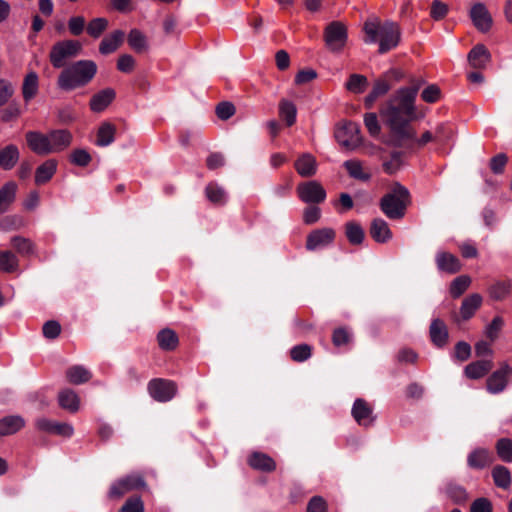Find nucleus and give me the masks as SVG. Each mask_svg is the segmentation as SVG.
<instances>
[{
  "label": "nucleus",
  "instance_id": "f257e3e1",
  "mask_svg": "<svg viewBox=\"0 0 512 512\" xmlns=\"http://www.w3.org/2000/svg\"><path fill=\"white\" fill-rule=\"evenodd\" d=\"M424 84L423 77H411L409 86L396 90L380 108V115L390 128L394 144L398 147L415 139L416 133L410 124L417 118L416 97Z\"/></svg>",
  "mask_w": 512,
  "mask_h": 512
},
{
  "label": "nucleus",
  "instance_id": "f03ea898",
  "mask_svg": "<svg viewBox=\"0 0 512 512\" xmlns=\"http://www.w3.org/2000/svg\"><path fill=\"white\" fill-rule=\"evenodd\" d=\"M97 73V65L92 60H78L65 67L57 79L59 89L69 92L88 85Z\"/></svg>",
  "mask_w": 512,
  "mask_h": 512
},
{
  "label": "nucleus",
  "instance_id": "7ed1b4c3",
  "mask_svg": "<svg viewBox=\"0 0 512 512\" xmlns=\"http://www.w3.org/2000/svg\"><path fill=\"white\" fill-rule=\"evenodd\" d=\"M366 34L365 42L375 43L379 40V53L385 54L395 48L400 40V31L393 22L378 24L375 22H366L364 24Z\"/></svg>",
  "mask_w": 512,
  "mask_h": 512
},
{
  "label": "nucleus",
  "instance_id": "20e7f679",
  "mask_svg": "<svg viewBox=\"0 0 512 512\" xmlns=\"http://www.w3.org/2000/svg\"><path fill=\"white\" fill-rule=\"evenodd\" d=\"M410 203L411 195L409 190L396 182L393 184L391 191L381 198L379 206L389 219L398 220L404 217Z\"/></svg>",
  "mask_w": 512,
  "mask_h": 512
},
{
  "label": "nucleus",
  "instance_id": "39448f33",
  "mask_svg": "<svg viewBox=\"0 0 512 512\" xmlns=\"http://www.w3.org/2000/svg\"><path fill=\"white\" fill-rule=\"evenodd\" d=\"M81 49V44L76 40L58 41L50 50L49 60L54 68H63L66 65V60L76 57Z\"/></svg>",
  "mask_w": 512,
  "mask_h": 512
},
{
  "label": "nucleus",
  "instance_id": "423d86ee",
  "mask_svg": "<svg viewBox=\"0 0 512 512\" xmlns=\"http://www.w3.org/2000/svg\"><path fill=\"white\" fill-rule=\"evenodd\" d=\"M323 36L326 47L333 53H340L347 43V27L340 21H332L325 27Z\"/></svg>",
  "mask_w": 512,
  "mask_h": 512
},
{
  "label": "nucleus",
  "instance_id": "0eeeda50",
  "mask_svg": "<svg viewBox=\"0 0 512 512\" xmlns=\"http://www.w3.org/2000/svg\"><path fill=\"white\" fill-rule=\"evenodd\" d=\"M149 395L157 402H168L177 393V384L169 379L154 378L148 382Z\"/></svg>",
  "mask_w": 512,
  "mask_h": 512
},
{
  "label": "nucleus",
  "instance_id": "6e6552de",
  "mask_svg": "<svg viewBox=\"0 0 512 512\" xmlns=\"http://www.w3.org/2000/svg\"><path fill=\"white\" fill-rule=\"evenodd\" d=\"M336 141L347 149H354L361 143L359 124L348 121L339 125L335 131Z\"/></svg>",
  "mask_w": 512,
  "mask_h": 512
},
{
  "label": "nucleus",
  "instance_id": "1a4fd4ad",
  "mask_svg": "<svg viewBox=\"0 0 512 512\" xmlns=\"http://www.w3.org/2000/svg\"><path fill=\"white\" fill-rule=\"evenodd\" d=\"M299 199L307 204H320L326 199V191L323 186L315 181L302 182L297 186Z\"/></svg>",
  "mask_w": 512,
  "mask_h": 512
},
{
  "label": "nucleus",
  "instance_id": "9d476101",
  "mask_svg": "<svg viewBox=\"0 0 512 512\" xmlns=\"http://www.w3.org/2000/svg\"><path fill=\"white\" fill-rule=\"evenodd\" d=\"M145 486V481L140 475H128L111 484L108 491L109 499H119L127 492L140 489Z\"/></svg>",
  "mask_w": 512,
  "mask_h": 512
},
{
  "label": "nucleus",
  "instance_id": "9b49d317",
  "mask_svg": "<svg viewBox=\"0 0 512 512\" xmlns=\"http://www.w3.org/2000/svg\"><path fill=\"white\" fill-rule=\"evenodd\" d=\"M511 380L512 367L507 363H501L500 367L487 378V391L491 394H499L506 389Z\"/></svg>",
  "mask_w": 512,
  "mask_h": 512
},
{
  "label": "nucleus",
  "instance_id": "f8f14e48",
  "mask_svg": "<svg viewBox=\"0 0 512 512\" xmlns=\"http://www.w3.org/2000/svg\"><path fill=\"white\" fill-rule=\"evenodd\" d=\"M335 237L336 232L332 228L315 229L307 235L305 247L308 251H315L331 244Z\"/></svg>",
  "mask_w": 512,
  "mask_h": 512
},
{
  "label": "nucleus",
  "instance_id": "ddd939ff",
  "mask_svg": "<svg viewBox=\"0 0 512 512\" xmlns=\"http://www.w3.org/2000/svg\"><path fill=\"white\" fill-rule=\"evenodd\" d=\"M35 427L41 432L66 438H70L74 433L72 425L64 422L53 421L45 417L36 419Z\"/></svg>",
  "mask_w": 512,
  "mask_h": 512
},
{
  "label": "nucleus",
  "instance_id": "4468645a",
  "mask_svg": "<svg viewBox=\"0 0 512 512\" xmlns=\"http://www.w3.org/2000/svg\"><path fill=\"white\" fill-rule=\"evenodd\" d=\"M483 298L478 293L470 294L462 301L459 314L452 315L453 321L460 323V321H468L471 319L475 312L481 307Z\"/></svg>",
  "mask_w": 512,
  "mask_h": 512
},
{
  "label": "nucleus",
  "instance_id": "2eb2a0df",
  "mask_svg": "<svg viewBox=\"0 0 512 512\" xmlns=\"http://www.w3.org/2000/svg\"><path fill=\"white\" fill-rule=\"evenodd\" d=\"M351 414L360 426L369 427L375 420L373 408L362 398H357L354 401Z\"/></svg>",
  "mask_w": 512,
  "mask_h": 512
},
{
  "label": "nucleus",
  "instance_id": "dca6fc26",
  "mask_svg": "<svg viewBox=\"0 0 512 512\" xmlns=\"http://www.w3.org/2000/svg\"><path fill=\"white\" fill-rule=\"evenodd\" d=\"M27 146L37 155H49L51 149L49 146V136L39 131H28L25 134Z\"/></svg>",
  "mask_w": 512,
  "mask_h": 512
},
{
  "label": "nucleus",
  "instance_id": "f3484780",
  "mask_svg": "<svg viewBox=\"0 0 512 512\" xmlns=\"http://www.w3.org/2000/svg\"><path fill=\"white\" fill-rule=\"evenodd\" d=\"M494 462V456L487 448H476L467 456V465L471 469L481 470Z\"/></svg>",
  "mask_w": 512,
  "mask_h": 512
},
{
  "label": "nucleus",
  "instance_id": "a211bd4d",
  "mask_svg": "<svg viewBox=\"0 0 512 512\" xmlns=\"http://www.w3.org/2000/svg\"><path fill=\"white\" fill-rule=\"evenodd\" d=\"M470 17L479 31L487 32L491 28L492 18L484 4H474L470 10Z\"/></svg>",
  "mask_w": 512,
  "mask_h": 512
},
{
  "label": "nucleus",
  "instance_id": "6ab92c4d",
  "mask_svg": "<svg viewBox=\"0 0 512 512\" xmlns=\"http://www.w3.org/2000/svg\"><path fill=\"white\" fill-rule=\"evenodd\" d=\"M429 336L431 342L437 348H443L448 343L449 333L443 320L435 318L431 321Z\"/></svg>",
  "mask_w": 512,
  "mask_h": 512
},
{
  "label": "nucleus",
  "instance_id": "aec40b11",
  "mask_svg": "<svg viewBox=\"0 0 512 512\" xmlns=\"http://www.w3.org/2000/svg\"><path fill=\"white\" fill-rule=\"evenodd\" d=\"M48 136L51 153L65 150L71 145L73 139L72 134L66 129L51 130Z\"/></svg>",
  "mask_w": 512,
  "mask_h": 512
},
{
  "label": "nucleus",
  "instance_id": "412c9836",
  "mask_svg": "<svg viewBox=\"0 0 512 512\" xmlns=\"http://www.w3.org/2000/svg\"><path fill=\"white\" fill-rule=\"evenodd\" d=\"M369 234L377 243H387L392 239V231L388 223L382 218H375L371 221Z\"/></svg>",
  "mask_w": 512,
  "mask_h": 512
},
{
  "label": "nucleus",
  "instance_id": "4be33fe9",
  "mask_svg": "<svg viewBox=\"0 0 512 512\" xmlns=\"http://www.w3.org/2000/svg\"><path fill=\"white\" fill-rule=\"evenodd\" d=\"M58 162L55 159H48L36 168L34 181L40 186L48 183L56 174Z\"/></svg>",
  "mask_w": 512,
  "mask_h": 512
},
{
  "label": "nucleus",
  "instance_id": "5701e85b",
  "mask_svg": "<svg viewBox=\"0 0 512 512\" xmlns=\"http://www.w3.org/2000/svg\"><path fill=\"white\" fill-rule=\"evenodd\" d=\"M20 158V151L17 145L8 144L0 147V168L5 171L12 170Z\"/></svg>",
  "mask_w": 512,
  "mask_h": 512
},
{
  "label": "nucleus",
  "instance_id": "b1692460",
  "mask_svg": "<svg viewBox=\"0 0 512 512\" xmlns=\"http://www.w3.org/2000/svg\"><path fill=\"white\" fill-rule=\"evenodd\" d=\"M115 97L114 89L105 88L92 96L90 99V109L93 112H102L111 104Z\"/></svg>",
  "mask_w": 512,
  "mask_h": 512
},
{
  "label": "nucleus",
  "instance_id": "393cba45",
  "mask_svg": "<svg viewBox=\"0 0 512 512\" xmlns=\"http://www.w3.org/2000/svg\"><path fill=\"white\" fill-rule=\"evenodd\" d=\"M391 89V84L385 77H380L375 80L372 90L364 99V106L366 109H371L375 101L385 95Z\"/></svg>",
  "mask_w": 512,
  "mask_h": 512
},
{
  "label": "nucleus",
  "instance_id": "a878e982",
  "mask_svg": "<svg viewBox=\"0 0 512 512\" xmlns=\"http://www.w3.org/2000/svg\"><path fill=\"white\" fill-rule=\"evenodd\" d=\"M493 366L494 364L491 360H477L465 367L464 374L469 379H480L488 374L492 370Z\"/></svg>",
  "mask_w": 512,
  "mask_h": 512
},
{
  "label": "nucleus",
  "instance_id": "bb28decb",
  "mask_svg": "<svg viewBox=\"0 0 512 512\" xmlns=\"http://www.w3.org/2000/svg\"><path fill=\"white\" fill-rule=\"evenodd\" d=\"M248 464L255 470L262 472H273L276 469L275 461L262 452H253L248 458Z\"/></svg>",
  "mask_w": 512,
  "mask_h": 512
},
{
  "label": "nucleus",
  "instance_id": "cd10ccee",
  "mask_svg": "<svg viewBox=\"0 0 512 512\" xmlns=\"http://www.w3.org/2000/svg\"><path fill=\"white\" fill-rule=\"evenodd\" d=\"M25 419L20 415H9L0 419V436L17 433L25 426Z\"/></svg>",
  "mask_w": 512,
  "mask_h": 512
},
{
  "label": "nucleus",
  "instance_id": "c85d7f7f",
  "mask_svg": "<svg viewBox=\"0 0 512 512\" xmlns=\"http://www.w3.org/2000/svg\"><path fill=\"white\" fill-rule=\"evenodd\" d=\"M436 264L439 270L450 274H455L461 269L459 259L448 252L438 253L436 256Z\"/></svg>",
  "mask_w": 512,
  "mask_h": 512
},
{
  "label": "nucleus",
  "instance_id": "c756f323",
  "mask_svg": "<svg viewBox=\"0 0 512 512\" xmlns=\"http://www.w3.org/2000/svg\"><path fill=\"white\" fill-rule=\"evenodd\" d=\"M125 33L122 30H115L109 36L103 38L99 45V52L102 55H108L117 50L123 43Z\"/></svg>",
  "mask_w": 512,
  "mask_h": 512
},
{
  "label": "nucleus",
  "instance_id": "7c9ffc66",
  "mask_svg": "<svg viewBox=\"0 0 512 512\" xmlns=\"http://www.w3.org/2000/svg\"><path fill=\"white\" fill-rule=\"evenodd\" d=\"M18 186L14 181L6 182L0 188V213H5L16 199Z\"/></svg>",
  "mask_w": 512,
  "mask_h": 512
},
{
  "label": "nucleus",
  "instance_id": "2f4dec72",
  "mask_svg": "<svg viewBox=\"0 0 512 512\" xmlns=\"http://www.w3.org/2000/svg\"><path fill=\"white\" fill-rule=\"evenodd\" d=\"M295 169L302 177H311L315 175L317 170V163L314 156L311 154H303L295 161Z\"/></svg>",
  "mask_w": 512,
  "mask_h": 512
},
{
  "label": "nucleus",
  "instance_id": "473e14b6",
  "mask_svg": "<svg viewBox=\"0 0 512 512\" xmlns=\"http://www.w3.org/2000/svg\"><path fill=\"white\" fill-rule=\"evenodd\" d=\"M39 77L36 72L26 74L22 84V95L26 103L30 102L38 93Z\"/></svg>",
  "mask_w": 512,
  "mask_h": 512
},
{
  "label": "nucleus",
  "instance_id": "72a5a7b5",
  "mask_svg": "<svg viewBox=\"0 0 512 512\" xmlns=\"http://www.w3.org/2000/svg\"><path fill=\"white\" fill-rule=\"evenodd\" d=\"M490 60V53L483 44H477L468 53V61L474 68H483Z\"/></svg>",
  "mask_w": 512,
  "mask_h": 512
},
{
  "label": "nucleus",
  "instance_id": "f704fd0d",
  "mask_svg": "<svg viewBox=\"0 0 512 512\" xmlns=\"http://www.w3.org/2000/svg\"><path fill=\"white\" fill-rule=\"evenodd\" d=\"M116 127L110 122H103L97 131L95 144L99 147H106L115 140Z\"/></svg>",
  "mask_w": 512,
  "mask_h": 512
},
{
  "label": "nucleus",
  "instance_id": "c9c22d12",
  "mask_svg": "<svg viewBox=\"0 0 512 512\" xmlns=\"http://www.w3.org/2000/svg\"><path fill=\"white\" fill-rule=\"evenodd\" d=\"M206 198L214 205L223 206L227 202L225 190L216 182H210L205 187Z\"/></svg>",
  "mask_w": 512,
  "mask_h": 512
},
{
  "label": "nucleus",
  "instance_id": "e433bc0d",
  "mask_svg": "<svg viewBox=\"0 0 512 512\" xmlns=\"http://www.w3.org/2000/svg\"><path fill=\"white\" fill-rule=\"evenodd\" d=\"M157 342L162 350L173 351L179 344V338L172 329L165 328L157 334Z\"/></svg>",
  "mask_w": 512,
  "mask_h": 512
},
{
  "label": "nucleus",
  "instance_id": "4c0bfd02",
  "mask_svg": "<svg viewBox=\"0 0 512 512\" xmlns=\"http://www.w3.org/2000/svg\"><path fill=\"white\" fill-rule=\"evenodd\" d=\"M446 496L456 505H463L468 500L467 490L454 482H449L445 486Z\"/></svg>",
  "mask_w": 512,
  "mask_h": 512
},
{
  "label": "nucleus",
  "instance_id": "58836bf2",
  "mask_svg": "<svg viewBox=\"0 0 512 512\" xmlns=\"http://www.w3.org/2000/svg\"><path fill=\"white\" fill-rule=\"evenodd\" d=\"M494 484L501 489L507 490L511 486V472L503 465H496L491 471Z\"/></svg>",
  "mask_w": 512,
  "mask_h": 512
},
{
  "label": "nucleus",
  "instance_id": "ea45409f",
  "mask_svg": "<svg viewBox=\"0 0 512 512\" xmlns=\"http://www.w3.org/2000/svg\"><path fill=\"white\" fill-rule=\"evenodd\" d=\"M58 402L61 408L75 413L79 409V398L71 389H64L59 392Z\"/></svg>",
  "mask_w": 512,
  "mask_h": 512
},
{
  "label": "nucleus",
  "instance_id": "a19ab883",
  "mask_svg": "<svg viewBox=\"0 0 512 512\" xmlns=\"http://www.w3.org/2000/svg\"><path fill=\"white\" fill-rule=\"evenodd\" d=\"M66 377L71 384L79 385L89 381L92 374L83 366L74 365L66 371Z\"/></svg>",
  "mask_w": 512,
  "mask_h": 512
},
{
  "label": "nucleus",
  "instance_id": "79ce46f5",
  "mask_svg": "<svg viewBox=\"0 0 512 512\" xmlns=\"http://www.w3.org/2000/svg\"><path fill=\"white\" fill-rule=\"evenodd\" d=\"M345 235L352 245L362 244L365 237L363 228L355 221H349L345 224Z\"/></svg>",
  "mask_w": 512,
  "mask_h": 512
},
{
  "label": "nucleus",
  "instance_id": "37998d69",
  "mask_svg": "<svg viewBox=\"0 0 512 512\" xmlns=\"http://www.w3.org/2000/svg\"><path fill=\"white\" fill-rule=\"evenodd\" d=\"M128 44L136 53H143L147 50L146 36L138 29H132L127 38Z\"/></svg>",
  "mask_w": 512,
  "mask_h": 512
},
{
  "label": "nucleus",
  "instance_id": "c03bdc74",
  "mask_svg": "<svg viewBox=\"0 0 512 512\" xmlns=\"http://www.w3.org/2000/svg\"><path fill=\"white\" fill-rule=\"evenodd\" d=\"M297 109L289 100L282 99L279 103V116L286 122L287 126H292L296 122Z\"/></svg>",
  "mask_w": 512,
  "mask_h": 512
},
{
  "label": "nucleus",
  "instance_id": "a18cd8bd",
  "mask_svg": "<svg viewBox=\"0 0 512 512\" xmlns=\"http://www.w3.org/2000/svg\"><path fill=\"white\" fill-rule=\"evenodd\" d=\"M497 456L506 463H512V439L500 438L495 443Z\"/></svg>",
  "mask_w": 512,
  "mask_h": 512
},
{
  "label": "nucleus",
  "instance_id": "49530a36",
  "mask_svg": "<svg viewBox=\"0 0 512 512\" xmlns=\"http://www.w3.org/2000/svg\"><path fill=\"white\" fill-rule=\"evenodd\" d=\"M351 178L368 181L371 175L363 171L362 165L358 160H347L343 164Z\"/></svg>",
  "mask_w": 512,
  "mask_h": 512
},
{
  "label": "nucleus",
  "instance_id": "de8ad7c7",
  "mask_svg": "<svg viewBox=\"0 0 512 512\" xmlns=\"http://www.w3.org/2000/svg\"><path fill=\"white\" fill-rule=\"evenodd\" d=\"M368 86V79L361 74H351L345 84L347 90L352 93L360 94L366 90Z\"/></svg>",
  "mask_w": 512,
  "mask_h": 512
},
{
  "label": "nucleus",
  "instance_id": "09e8293b",
  "mask_svg": "<svg viewBox=\"0 0 512 512\" xmlns=\"http://www.w3.org/2000/svg\"><path fill=\"white\" fill-rule=\"evenodd\" d=\"M471 284V278L467 275H461L456 277L450 284V294L453 298H459L469 288Z\"/></svg>",
  "mask_w": 512,
  "mask_h": 512
},
{
  "label": "nucleus",
  "instance_id": "8fccbe9b",
  "mask_svg": "<svg viewBox=\"0 0 512 512\" xmlns=\"http://www.w3.org/2000/svg\"><path fill=\"white\" fill-rule=\"evenodd\" d=\"M511 285L507 281H497L489 288V295L493 300L501 301L510 293Z\"/></svg>",
  "mask_w": 512,
  "mask_h": 512
},
{
  "label": "nucleus",
  "instance_id": "3c124183",
  "mask_svg": "<svg viewBox=\"0 0 512 512\" xmlns=\"http://www.w3.org/2000/svg\"><path fill=\"white\" fill-rule=\"evenodd\" d=\"M11 245L19 254L23 256H29L34 253V245L27 238L14 236L11 239Z\"/></svg>",
  "mask_w": 512,
  "mask_h": 512
},
{
  "label": "nucleus",
  "instance_id": "603ef678",
  "mask_svg": "<svg viewBox=\"0 0 512 512\" xmlns=\"http://www.w3.org/2000/svg\"><path fill=\"white\" fill-rule=\"evenodd\" d=\"M312 355V347L309 344H298L291 348L290 357L295 362H304Z\"/></svg>",
  "mask_w": 512,
  "mask_h": 512
},
{
  "label": "nucleus",
  "instance_id": "864d4df0",
  "mask_svg": "<svg viewBox=\"0 0 512 512\" xmlns=\"http://www.w3.org/2000/svg\"><path fill=\"white\" fill-rule=\"evenodd\" d=\"M69 160L76 166L86 167L92 161V157L86 149L77 148L70 153Z\"/></svg>",
  "mask_w": 512,
  "mask_h": 512
},
{
  "label": "nucleus",
  "instance_id": "5fc2aeb1",
  "mask_svg": "<svg viewBox=\"0 0 512 512\" xmlns=\"http://www.w3.org/2000/svg\"><path fill=\"white\" fill-rule=\"evenodd\" d=\"M18 267V259L11 251L0 252V269L5 272H14Z\"/></svg>",
  "mask_w": 512,
  "mask_h": 512
},
{
  "label": "nucleus",
  "instance_id": "6e6d98bb",
  "mask_svg": "<svg viewBox=\"0 0 512 512\" xmlns=\"http://www.w3.org/2000/svg\"><path fill=\"white\" fill-rule=\"evenodd\" d=\"M108 27L106 18H94L87 25V33L93 38H99Z\"/></svg>",
  "mask_w": 512,
  "mask_h": 512
},
{
  "label": "nucleus",
  "instance_id": "4d7b16f0",
  "mask_svg": "<svg viewBox=\"0 0 512 512\" xmlns=\"http://www.w3.org/2000/svg\"><path fill=\"white\" fill-rule=\"evenodd\" d=\"M441 98V89L436 84L427 85L421 92V99L426 103H436Z\"/></svg>",
  "mask_w": 512,
  "mask_h": 512
},
{
  "label": "nucleus",
  "instance_id": "13d9d810",
  "mask_svg": "<svg viewBox=\"0 0 512 512\" xmlns=\"http://www.w3.org/2000/svg\"><path fill=\"white\" fill-rule=\"evenodd\" d=\"M351 338L350 332L345 327H338L332 333V342L336 347L347 345Z\"/></svg>",
  "mask_w": 512,
  "mask_h": 512
},
{
  "label": "nucleus",
  "instance_id": "bf43d9fd",
  "mask_svg": "<svg viewBox=\"0 0 512 512\" xmlns=\"http://www.w3.org/2000/svg\"><path fill=\"white\" fill-rule=\"evenodd\" d=\"M42 333L46 339H56L61 333V325L56 320H49L44 323Z\"/></svg>",
  "mask_w": 512,
  "mask_h": 512
},
{
  "label": "nucleus",
  "instance_id": "052dcab7",
  "mask_svg": "<svg viewBox=\"0 0 512 512\" xmlns=\"http://www.w3.org/2000/svg\"><path fill=\"white\" fill-rule=\"evenodd\" d=\"M508 163V157L505 153H498L490 159L489 167L494 174H502Z\"/></svg>",
  "mask_w": 512,
  "mask_h": 512
},
{
  "label": "nucleus",
  "instance_id": "680f3d73",
  "mask_svg": "<svg viewBox=\"0 0 512 512\" xmlns=\"http://www.w3.org/2000/svg\"><path fill=\"white\" fill-rule=\"evenodd\" d=\"M14 95V87L7 79H0V107L6 105Z\"/></svg>",
  "mask_w": 512,
  "mask_h": 512
},
{
  "label": "nucleus",
  "instance_id": "e2e57ef3",
  "mask_svg": "<svg viewBox=\"0 0 512 512\" xmlns=\"http://www.w3.org/2000/svg\"><path fill=\"white\" fill-rule=\"evenodd\" d=\"M21 113L20 105L16 102H12L1 111V120L5 123L10 122L17 119Z\"/></svg>",
  "mask_w": 512,
  "mask_h": 512
},
{
  "label": "nucleus",
  "instance_id": "0e129e2a",
  "mask_svg": "<svg viewBox=\"0 0 512 512\" xmlns=\"http://www.w3.org/2000/svg\"><path fill=\"white\" fill-rule=\"evenodd\" d=\"M314 205L307 206L303 211V222L306 225H312L319 221L321 217V209Z\"/></svg>",
  "mask_w": 512,
  "mask_h": 512
},
{
  "label": "nucleus",
  "instance_id": "69168bd1",
  "mask_svg": "<svg viewBox=\"0 0 512 512\" xmlns=\"http://www.w3.org/2000/svg\"><path fill=\"white\" fill-rule=\"evenodd\" d=\"M144 504L139 496H133L126 500L119 512H143Z\"/></svg>",
  "mask_w": 512,
  "mask_h": 512
},
{
  "label": "nucleus",
  "instance_id": "338daca9",
  "mask_svg": "<svg viewBox=\"0 0 512 512\" xmlns=\"http://www.w3.org/2000/svg\"><path fill=\"white\" fill-rule=\"evenodd\" d=\"M85 18L83 16H73L68 21V29L74 36H79L85 29Z\"/></svg>",
  "mask_w": 512,
  "mask_h": 512
},
{
  "label": "nucleus",
  "instance_id": "774afa93",
  "mask_svg": "<svg viewBox=\"0 0 512 512\" xmlns=\"http://www.w3.org/2000/svg\"><path fill=\"white\" fill-rule=\"evenodd\" d=\"M470 512H493L492 502L485 497L477 498L472 502Z\"/></svg>",
  "mask_w": 512,
  "mask_h": 512
}]
</instances>
